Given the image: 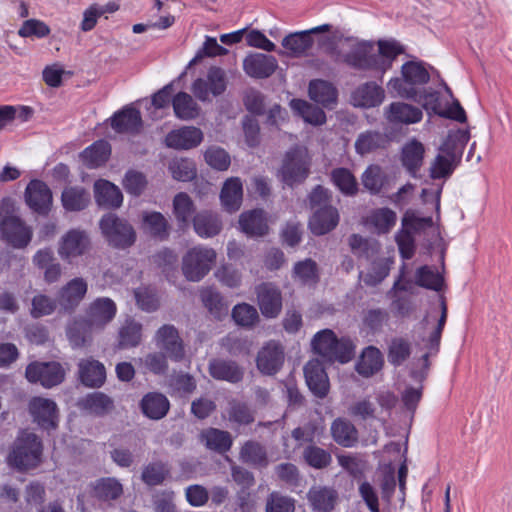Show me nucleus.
Masks as SVG:
<instances>
[{"mask_svg":"<svg viewBox=\"0 0 512 512\" xmlns=\"http://www.w3.org/2000/svg\"><path fill=\"white\" fill-rule=\"evenodd\" d=\"M116 304L110 298L94 300L86 313L85 319L74 320L67 327V337L74 348L84 346L93 330L102 329L116 314Z\"/></svg>","mask_w":512,"mask_h":512,"instance_id":"1","label":"nucleus"},{"mask_svg":"<svg viewBox=\"0 0 512 512\" xmlns=\"http://www.w3.org/2000/svg\"><path fill=\"white\" fill-rule=\"evenodd\" d=\"M447 305L445 298L440 297V314L431 310L423 319V331L417 341V347L423 352L421 356L422 365L425 370L429 369V357L439 352L440 341L443 329L447 321Z\"/></svg>","mask_w":512,"mask_h":512,"instance_id":"2","label":"nucleus"},{"mask_svg":"<svg viewBox=\"0 0 512 512\" xmlns=\"http://www.w3.org/2000/svg\"><path fill=\"white\" fill-rule=\"evenodd\" d=\"M466 142L467 136L463 131L449 132L430 166L432 179L446 178L452 174L457 161L461 158Z\"/></svg>","mask_w":512,"mask_h":512,"instance_id":"3","label":"nucleus"},{"mask_svg":"<svg viewBox=\"0 0 512 512\" xmlns=\"http://www.w3.org/2000/svg\"><path fill=\"white\" fill-rule=\"evenodd\" d=\"M43 446L40 438L26 430L19 433L7 457L8 464L20 471L37 467L42 459Z\"/></svg>","mask_w":512,"mask_h":512,"instance_id":"4","label":"nucleus"},{"mask_svg":"<svg viewBox=\"0 0 512 512\" xmlns=\"http://www.w3.org/2000/svg\"><path fill=\"white\" fill-rule=\"evenodd\" d=\"M312 348L325 361L349 362L354 356V345L347 338L338 339L330 329H324L315 334Z\"/></svg>","mask_w":512,"mask_h":512,"instance_id":"5","label":"nucleus"},{"mask_svg":"<svg viewBox=\"0 0 512 512\" xmlns=\"http://www.w3.org/2000/svg\"><path fill=\"white\" fill-rule=\"evenodd\" d=\"M401 78H392L388 82V89L394 96L416 100L418 95L417 85L429 82L430 75L420 62L409 61L401 68Z\"/></svg>","mask_w":512,"mask_h":512,"instance_id":"6","label":"nucleus"},{"mask_svg":"<svg viewBox=\"0 0 512 512\" xmlns=\"http://www.w3.org/2000/svg\"><path fill=\"white\" fill-rule=\"evenodd\" d=\"M216 261V252L205 246H195L187 251L182 259V272L192 282L202 280Z\"/></svg>","mask_w":512,"mask_h":512,"instance_id":"7","label":"nucleus"},{"mask_svg":"<svg viewBox=\"0 0 512 512\" xmlns=\"http://www.w3.org/2000/svg\"><path fill=\"white\" fill-rule=\"evenodd\" d=\"M310 157L304 147H295L288 151L280 170L282 181L293 186L304 181L309 174Z\"/></svg>","mask_w":512,"mask_h":512,"instance_id":"8","label":"nucleus"},{"mask_svg":"<svg viewBox=\"0 0 512 512\" xmlns=\"http://www.w3.org/2000/svg\"><path fill=\"white\" fill-rule=\"evenodd\" d=\"M100 229L107 241L117 248L131 246L136 239L132 226L112 213L101 218Z\"/></svg>","mask_w":512,"mask_h":512,"instance_id":"9","label":"nucleus"},{"mask_svg":"<svg viewBox=\"0 0 512 512\" xmlns=\"http://www.w3.org/2000/svg\"><path fill=\"white\" fill-rule=\"evenodd\" d=\"M227 87L226 73L220 67H211L206 79L198 78L192 83L191 90L195 97L202 102L209 101L210 94L219 96Z\"/></svg>","mask_w":512,"mask_h":512,"instance_id":"10","label":"nucleus"},{"mask_svg":"<svg viewBox=\"0 0 512 512\" xmlns=\"http://www.w3.org/2000/svg\"><path fill=\"white\" fill-rule=\"evenodd\" d=\"M25 375L29 382L51 388L63 382L65 371L57 362H34L27 366Z\"/></svg>","mask_w":512,"mask_h":512,"instance_id":"11","label":"nucleus"},{"mask_svg":"<svg viewBox=\"0 0 512 512\" xmlns=\"http://www.w3.org/2000/svg\"><path fill=\"white\" fill-rule=\"evenodd\" d=\"M29 412L33 421L44 430H54L58 425L56 403L47 398L34 397L29 402Z\"/></svg>","mask_w":512,"mask_h":512,"instance_id":"12","label":"nucleus"},{"mask_svg":"<svg viewBox=\"0 0 512 512\" xmlns=\"http://www.w3.org/2000/svg\"><path fill=\"white\" fill-rule=\"evenodd\" d=\"M331 29L330 24H322L309 30L294 32L282 40V46L287 50V55L292 57H302L313 45L311 34L328 32Z\"/></svg>","mask_w":512,"mask_h":512,"instance_id":"13","label":"nucleus"},{"mask_svg":"<svg viewBox=\"0 0 512 512\" xmlns=\"http://www.w3.org/2000/svg\"><path fill=\"white\" fill-rule=\"evenodd\" d=\"M90 246V239L84 230L70 229L59 242L58 254L63 260L83 255Z\"/></svg>","mask_w":512,"mask_h":512,"instance_id":"14","label":"nucleus"},{"mask_svg":"<svg viewBox=\"0 0 512 512\" xmlns=\"http://www.w3.org/2000/svg\"><path fill=\"white\" fill-rule=\"evenodd\" d=\"M26 204L38 214H47L52 205V192L41 180H31L25 190Z\"/></svg>","mask_w":512,"mask_h":512,"instance_id":"15","label":"nucleus"},{"mask_svg":"<svg viewBox=\"0 0 512 512\" xmlns=\"http://www.w3.org/2000/svg\"><path fill=\"white\" fill-rule=\"evenodd\" d=\"M0 229L3 238L16 248L27 246L32 237V230L20 218L13 215L2 220Z\"/></svg>","mask_w":512,"mask_h":512,"instance_id":"16","label":"nucleus"},{"mask_svg":"<svg viewBox=\"0 0 512 512\" xmlns=\"http://www.w3.org/2000/svg\"><path fill=\"white\" fill-rule=\"evenodd\" d=\"M277 59L263 53H250L243 60V70L251 78L265 79L277 69Z\"/></svg>","mask_w":512,"mask_h":512,"instance_id":"17","label":"nucleus"},{"mask_svg":"<svg viewBox=\"0 0 512 512\" xmlns=\"http://www.w3.org/2000/svg\"><path fill=\"white\" fill-rule=\"evenodd\" d=\"M258 306L266 318H276L282 309V295L272 283H262L256 287Z\"/></svg>","mask_w":512,"mask_h":512,"instance_id":"18","label":"nucleus"},{"mask_svg":"<svg viewBox=\"0 0 512 512\" xmlns=\"http://www.w3.org/2000/svg\"><path fill=\"white\" fill-rule=\"evenodd\" d=\"M156 346L164 350L168 357L180 361L184 357L183 342L177 329L173 325H163L155 335Z\"/></svg>","mask_w":512,"mask_h":512,"instance_id":"19","label":"nucleus"},{"mask_svg":"<svg viewBox=\"0 0 512 512\" xmlns=\"http://www.w3.org/2000/svg\"><path fill=\"white\" fill-rule=\"evenodd\" d=\"M257 368L266 375L277 373L284 363L283 347L275 341H270L258 352Z\"/></svg>","mask_w":512,"mask_h":512,"instance_id":"20","label":"nucleus"},{"mask_svg":"<svg viewBox=\"0 0 512 512\" xmlns=\"http://www.w3.org/2000/svg\"><path fill=\"white\" fill-rule=\"evenodd\" d=\"M306 383L314 396L322 399L330 388L328 375L318 359L310 360L304 367Z\"/></svg>","mask_w":512,"mask_h":512,"instance_id":"21","label":"nucleus"},{"mask_svg":"<svg viewBox=\"0 0 512 512\" xmlns=\"http://www.w3.org/2000/svg\"><path fill=\"white\" fill-rule=\"evenodd\" d=\"M203 140V132L194 126H185L171 131L165 138V144L174 149H191Z\"/></svg>","mask_w":512,"mask_h":512,"instance_id":"22","label":"nucleus"},{"mask_svg":"<svg viewBox=\"0 0 512 512\" xmlns=\"http://www.w3.org/2000/svg\"><path fill=\"white\" fill-rule=\"evenodd\" d=\"M385 117L393 124H415L422 120L423 112L420 108L404 102H393L385 109Z\"/></svg>","mask_w":512,"mask_h":512,"instance_id":"23","label":"nucleus"},{"mask_svg":"<svg viewBox=\"0 0 512 512\" xmlns=\"http://www.w3.org/2000/svg\"><path fill=\"white\" fill-rule=\"evenodd\" d=\"M384 98V89L374 82H368L352 93L351 101L356 107L371 108L381 105Z\"/></svg>","mask_w":512,"mask_h":512,"instance_id":"24","label":"nucleus"},{"mask_svg":"<svg viewBox=\"0 0 512 512\" xmlns=\"http://www.w3.org/2000/svg\"><path fill=\"white\" fill-rule=\"evenodd\" d=\"M78 375L82 384L96 388L102 386L105 382L106 370L101 362L88 358L78 363Z\"/></svg>","mask_w":512,"mask_h":512,"instance_id":"25","label":"nucleus"},{"mask_svg":"<svg viewBox=\"0 0 512 512\" xmlns=\"http://www.w3.org/2000/svg\"><path fill=\"white\" fill-rule=\"evenodd\" d=\"M87 283L83 278H74L70 280L58 294V302L65 310H72L84 298L87 293Z\"/></svg>","mask_w":512,"mask_h":512,"instance_id":"26","label":"nucleus"},{"mask_svg":"<svg viewBox=\"0 0 512 512\" xmlns=\"http://www.w3.org/2000/svg\"><path fill=\"white\" fill-rule=\"evenodd\" d=\"M339 222V214L336 208L325 206L314 210L309 220V228L315 235H324L333 230Z\"/></svg>","mask_w":512,"mask_h":512,"instance_id":"27","label":"nucleus"},{"mask_svg":"<svg viewBox=\"0 0 512 512\" xmlns=\"http://www.w3.org/2000/svg\"><path fill=\"white\" fill-rule=\"evenodd\" d=\"M111 127L118 133H138L142 127L140 111L125 107L111 118Z\"/></svg>","mask_w":512,"mask_h":512,"instance_id":"28","label":"nucleus"},{"mask_svg":"<svg viewBox=\"0 0 512 512\" xmlns=\"http://www.w3.org/2000/svg\"><path fill=\"white\" fill-rule=\"evenodd\" d=\"M373 46L366 42L357 43L347 54L344 61L356 69H374L376 65Z\"/></svg>","mask_w":512,"mask_h":512,"instance_id":"29","label":"nucleus"},{"mask_svg":"<svg viewBox=\"0 0 512 512\" xmlns=\"http://www.w3.org/2000/svg\"><path fill=\"white\" fill-rule=\"evenodd\" d=\"M424 154V145L416 139H411L403 146L401 162L403 167L412 177H417V174L423 164Z\"/></svg>","mask_w":512,"mask_h":512,"instance_id":"30","label":"nucleus"},{"mask_svg":"<svg viewBox=\"0 0 512 512\" xmlns=\"http://www.w3.org/2000/svg\"><path fill=\"white\" fill-rule=\"evenodd\" d=\"M396 220V213L384 207L371 210L364 219V224L377 234H386L395 226Z\"/></svg>","mask_w":512,"mask_h":512,"instance_id":"31","label":"nucleus"},{"mask_svg":"<svg viewBox=\"0 0 512 512\" xmlns=\"http://www.w3.org/2000/svg\"><path fill=\"white\" fill-rule=\"evenodd\" d=\"M94 197L96 203L105 208H117L123 202V196L119 188L103 179L94 183Z\"/></svg>","mask_w":512,"mask_h":512,"instance_id":"32","label":"nucleus"},{"mask_svg":"<svg viewBox=\"0 0 512 512\" xmlns=\"http://www.w3.org/2000/svg\"><path fill=\"white\" fill-rule=\"evenodd\" d=\"M243 199V185L238 177L228 178L221 189L220 200L223 208L232 213L239 210Z\"/></svg>","mask_w":512,"mask_h":512,"instance_id":"33","label":"nucleus"},{"mask_svg":"<svg viewBox=\"0 0 512 512\" xmlns=\"http://www.w3.org/2000/svg\"><path fill=\"white\" fill-rule=\"evenodd\" d=\"M308 501L317 512H330L338 499L335 489L325 486H314L307 494Z\"/></svg>","mask_w":512,"mask_h":512,"instance_id":"34","label":"nucleus"},{"mask_svg":"<svg viewBox=\"0 0 512 512\" xmlns=\"http://www.w3.org/2000/svg\"><path fill=\"white\" fill-rule=\"evenodd\" d=\"M239 225L241 230L249 236H263L268 232L267 218L261 209L242 213Z\"/></svg>","mask_w":512,"mask_h":512,"instance_id":"35","label":"nucleus"},{"mask_svg":"<svg viewBox=\"0 0 512 512\" xmlns=\"http://www.w3.org/2000/svg\"><path fill=\"white\" fill-rule=\"evenodd\" d=\"M200 440L207 449L219 454L228 452L233 443L229 432L216 428L203 430L200 434Z\"/></svg>","mask_w":512,"mask_h":512,"instance_id":"36","label":"nucleus"},{"mask_svg":"<svg viewBox=\"0 0 512 512\" xmlns=\"http://www.w3.org/2000/svg\"><path fill=\"white\" fill-rule=\"evenodd\" d=\"M193 227L196 234L201 238H211L219 234L222 223L216 213L201 211L194 216Z\"/></svg>","mask_w":512,"mask_h":512,"instance_id":"37","label":"nucleus"},{"mask_svg":"<svg viewBox=\"0 0 512 512\" xmlns=\"http://www.w3.org/2000/svg\"><path fill=\"white\" fill-rule=\"evenodd\" d=\"M172 107L175 116L183 121L196 119L201 113V107L193 97L186 92H178L172 98Z\"/></svg>","mask_w":512,"mask_h":512,"instance_id":"38","label":"nucleus"},{"mask_svg":"<svg viewBox=\"0 0 512 512\" xmlns=\"http://www.w3.org/2000/svg\"><path fill=\"white\" fill-rule=\"evenodd\" d=\"M333 440L342 447H353L358 442V431L347 419L337 418L331 424Z\"/></svg>","mask_w":512,"mask_h":512,"instance_id":"39","label":"nucleus"},{"mask_svg":"<svg viewBox=\"0 0 512 512\" xmlns=\"http://www.w3.org/2000/svg\"><path fill=\"white\" fill-rule=\"evenodd\" d=\"M403 47L395 40L378 41V54L375 53V70L382 73L389 70L396 57L403 53Z\"/></svg>","mask_w":512,"mask_h":512,"instance_id":"40","label":"nucleus"},{"mask_svg":"<svg viewBox=\"0 0 512 512\" xmlns=\"http://www.w3.org/2000/svg\"><path fill=\"white\" fill-rule=\"evenodd\" d=\"M209 373L216 380L237 383L243 378V371L232 361L213 359L209 363Z\"/></svg>","mask_w":512,"mask_h":512,"instance_id":"41","label":"nucleus"},{"mask_svg":"<svg viewBox=\"0 0 512 512\" xmlns=\"http://www.w3.org/2000/svg\"><path fill=\"white\" fill-rule=\"evenodd\" d=\"M382 366V353L378 348L369 346L363 350L356 364V370L360 375L370 377L381 370Z\"/></svg>","mask_w":512,"mask_h":512,"instance_id":"42","label":"nucleus"},{"mask_svg":"<svg viewBox=\"0 0 512 512\" xmlns=\"http://www.w3.org/2000/svg\"><path fill=\"white\" fill-rule=\"evenodd\" d=\"M110 154V144L105 140H98L84 149L81 159L88 168H97L108 160Z\"/></svg>","mask_w":512,"mask_h":512,"instance_id":"43","label":"nucleus"},{"mask_svg":"<svg viewBox=\"0 0 512 512\" xmlns=\"http://www.w3.org/2000/svg\"><path fill=\"white\" fill-rule=\"evenodd\" d=\"M308 92L313 101L325 107L335 104L337 101L336 88L330 82L322 79L310 81Z\"/></svg>","mask_w":512,"mask_h":512,"instance_id":"44","label":"nucleus"},{"mask_svg":"<svg viewBox=\"0 0 512 512\" xmlns=\"http://www.w3.org/2000/svg\"><path fill=\"white\" fill-rule=\"evenodd\" d=\"M141 409L148 418L158 420L167 414L169 401L163 394L148 393L141 401Z\"/></svg>","mask_w":512,"mask_h":512,"instance_id":"45","label":"nucleus"},{"mask_svg":"<svg viewBox=\"0 0 512 512\" xmlns=\"http://www.w3.org/2000/svg\"><path fill=\"white\" fill-rule=\"evenodd\" d=\"M90 193L82 187H67L61 195L62 205L67 211H80L90 203Z\"/></svg>","mask_w":512,"mask_h":512,"instance_id":"46","label":"nucleus"},{"mask_svg":"<svg viewBox=\"0 0 512 512\" xmlns=\"http://www.w3.org/2000/svg\"><path fill=\"white\" fill-rule=\"evenodd\" d=\"M338 464L354 479H362L369 469L367 459L357 453L337 455Z\"/></svg>","mask_w":512,"mask_h":512,"instance_id":"47","label":"nucleus"},{"mask_svg":"<svg viewBox=\"0 0 512 512\" xmlns=\"http://www.w3.org/2000/svg\"><path fill=\"white\" fill-rule=\"evenodd\" d=\"M79 406L95 415H104L113 408V401L102 392H93L79 401Z\"/></svg>","mask_w":512,"mask_h":512,"instance_id":"48","label":"nucleus"},{"mask_svg":"<svg viewBox=\"0 0 512 512\" xmlns=\"http://www.w3.org/2000/svg\"><path fill=\"white\" fill-rule=\"evenodd\" d=\"M290 106L303 120L312 125H322L326 122V115L324 111L307 101L301 99H293Z\"/></svg>","mask_w":512,"mask_h":512,"instance_id":"49","label":"nucleus"},{"mask_svg":"<svg viewBox=\"0 0 512 512\" xmlns=\"http://www.w3.org/2000/svg\"><path fill=\"white\" fill-rule=\"evenodd\" d=\"M415 284L434 291H440L444 285L443 276L431 266H421L415 272Z\"/></svg>","mask_w":512,"mask_h":512,"instance_id":"50","label":"nucleus"},{"mask_svg":"<svg viewBox=\"0 0 512 512\" xmlns=\"http://www.w3.org/2000/svg\"><path fill=\"white\" fill-rule=\"evenodd\" d=\"M143 228L149 234L159 239H165L168 236L169 225L166 218L160 212H144Z\"/></svg>","mask_w":512,"mask_h":512,"instance_id":"51","label":"nucleus"},{"mask_svg":"<svg viewBox=\"0 0 512 512\" xmlns=\"http://www.w3.org/2000/svg\"><path fill=\"white\" fill-rule=\"evenodd\" d=\"M349 245L356 256L367 260L374 259L380 251V244L378 241L365 239L358 234L350 236Z\"/></svg>","mask_w":512,"mask_h":512,"instance_id":"52","label":"nucleus"},{"mask_svg":"<svg viewBox=\"0 0 512 512\" xmlns=\"http://www.w3.org/2000/svg\"><path fill=\"white\" fill-rule=\"evenodd\" d=\"M387 142L384 135L376 131L361 133L355 142V150L360 155H365L383 147Z\"/></svg>","mask_w":512,"mask_h":512,"instance_id":"53","label":"nucleus"},{"mask_svg":"<svg viewBox=\"0 0 512 512\" xmlns=\"http://www.w3.org/2000/svg\"><path fill=\"white\" fill-rule=\"evenodd\" d=\"M228 420L238 425H248L254 421V412L247 403L232 399L227 408Z\"/></svg>","mask_w":512,"mask_h":512,"instance_id":"54","label":"nucleus"},{"mask_svg":"<svg viewBox=\"0 0 512 512\" xmlns=\"http://www.w3.org/2000/svg\"><path fill=\"white\" fill-rule=\"evenodd\" d=\"M333 184L347 196H353L358 191L356 178L350 170L346 168H336L331 173Z\"/></svg>","mask_w":512,"mask_h":512,"instance_id":"55","label":"nucleus"},{"mask_svg":"<svg viewBox=\"0 0 512 512\" xmlns=\"http://www.w3.org/2000/svg\"><path fill=\"white\" fill-rule=\"evenodd\" d=\"M411 354L410 342L403 337H394L391 339L388 346L387 358L388 361L394 365L399 366L403 364Z\"/></svg>","mask_w":512,"mask_h":512,"instance_id":"56","label":"nucleus"},{"mask_svg":"<svg viewBox=\"0 0 512 512\" xmlns=\"http://www.w3.org/2000/svg\"><path fill=\"white\" fill-rule=\"evenodd\" d=\"M240 459L254 466H266L267 457L264 447L255 441H247L241 448Z\"/></svg>","mask_w":512,"mask_h":512,"instance_id":"57","label":"nucleus"},{"mask_svg":"<svg viewBox=\"0 0 512 512\" xmlns=\"http://www.w3.org/2000/svg\"><path fill=\"white\" fill-rule=\"evenodd\" d=\"M293 276L304 285L316 284L319 280L316 262L312 259L297 262L293 268Z\"/></svg>","mask_w":512,"mask_h":512,"instance_id":"58","label":"nucleus"},{"mask_svg":"<svg viewBox=\"0 0 512 512\" xmlns=\"http://www.w3.org/2000/svg\"><path fill=\"white\" fill-rule=\"evenodd\" d=\"M173 212L181 226H186L189 223L194 212V204L186 193L181 192L174 197Z\"/></svg>","mask_w":512,"mask_h":512,"instance_id":"59","label":"nucleus"},{"mask_svg":"<svg viewBox=\"0 0 512 512\" xmlns=\"http://www.w3.org/2000/svg\"><path fill=\"white\" fill-rule=\"evenodd\" d=\"M303 457L306 463L315 469L326 468L332 461L331 454L327 450L315 445L307 446L303 451Z\"/></svg>","mask_w":512,"mask_h":512,"instance_id":"60","label":"nucleus"},{"mask_svg":"<svg viewBox=\"0 0 512 512\" xmlns=\"http://www.w3.org/2000/svg\"><path fill=\"white\" fill-rule=\"evenodd\" d=\"M172 177L178 181H190L196 176V167L192 160L187 158L173 159L169 164Z\"/></svg>","mask_w":512,"mask_h":512,"instance_id":"61","label":"nucleus"},{"mask_svg":"<svg viewBox=\"0 0 512 512\" xmlns=\"http://www.w3.org/2000/svg\"><path fill=\"white\" fill-rule=\"evenodd\" d=\"M123 492L122 485L114 478H103L94 486L95 496L103 500L118 498Z\"/></svg>","mask_w":512,"mask_h":512,"instance_id":"62","label":"nucleus"},{"mask_svg":"<svg viewBox=\"0 0 512 512\" xmlns=\"http://www.w3.org/2000/svg\"><path fill=\"white\" fill-rule=\"evenodd\" d=\"M362 184L371 193L377 194L381 191L385 175L378 165H370L362 174Z\"/></svg>","mask_w":512,"mask_h":512,"instance_id":"63","label":"nucleus"},{"mask_svg":"<svg viewBox=\"0 0 512 512\" xmlns=\"http://www.w3.org/2000/svg\"><path fill=\"white\" fill-rule=\"evenodd\" d=\"M50 32V27L44 21L33 18L22 23L18 30V35L22 38L42 39L47 37Z\"/></svg>","mask_w":512,"mask_h":512,"instance_id":"64","label":"nucleus"}]
</instances>
